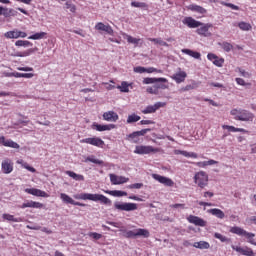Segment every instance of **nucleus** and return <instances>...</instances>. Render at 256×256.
<instances>
[{"mask_svg": "<svg viewBox=\"0 0 256 256\" xmlns=\"http://www.w3.org/2000/svg\"><path fill=\"white\" fill-rule=\"evenodd\" d=\"M45 37H47L46 32H37V33L29 36L28 39H30L32 41H39L41 39H45Z\"/></svg>", "mask_w": 256, "mask_h": 256, "instance_id": "obj_35", "label": "nucleus"}, {"mask_svg": "<svg viewBox=\"0 0 256 256\" xmlns=\"http://www.w3.org/2000/svg\"><path fill=\"white\" fill-rule=\"evenodd\" d=\"M189 11H193L194 13H199L200 15H205L207 10L197 4H191L188 6Z\"/></svg>", "mask_w": 256, "mask_h": 256, "instance_id": "obj_27", "label": "nucleus"}, {"mask_svg": "<svg viewBox=\"0 0 256 256\" xmlns=\"http://www.w3.org/2000/svg\"><path fill=\"white\" fill-rule=\"evenodd\" d=\"M222 129H227L231 133H237V128L234 126H229V125H223Z\"/></svg>", "mask_w": 256, "mask_h": 256, "instance_id": "obj_57", "label": "nucleus"}, {"mask_svg": "<svg viewBox=\"0 0 256 256\" xmlns=\"http://www.w3.org/2000/svg\"><path fill=\"white\" fill-rule=\"evenodd\" d=\"M17 163H18V165H22V167L24 169H27V171H30V173H35V171H37V170H35V168L29 166V164H27V162H23V160H18Z\"/></svg>", "mask_w": 256, "mask_h": 256, "instance_id": "obj_41", "label": "nucleus"}, {"mask_svg": "<svg viewBox=\"0 0 256 256\" xmlns=\"http://www.w3.org/2000/svg\"><path fill=\"white\" fill-rule=\"evenodd\" d=\"M114 208L117 211H137V204L127 202H115Z\"/></svg>", "mask_w": 256, "mask_h": 256, "instance_id": "obj_7", "label": "nucleus"}, {"mask_svg": "<svg viewBox=\"0 0 256 256\" xmlns=\"http://www.w3.org/2000/svg\"><path fill=\"white\" fill-rule=\"evenodd\" d=\"M66 9H70L71 13H75L77 11V7L75 4H71L70 2L65 3Z\"/></svg>", "mask_w": 256, "mask_h": 256, "instance_id": "obj_52", "label": "nucleus"}, {"mask_svg": "<svg viewBox=\"0 0 256 256\" xmlns=\"http://www.w3.org/2000/svg\"><path fill=\"white\" fill-rule=\"evenodd\" d=\"M220 47L223 48L224 51H226V53H229L230 51L233 50V45H231V43L229 42H222L219 43Z\"/></svg>", "mask_w": 256, "mask_h": 256, "instance_id": "obj_43", "label": "nucleus"}, {"mask_svg": "<svg viewBox=\"0 0 256 256\" xmlns=\"http://www.w3.org/2000/svg\"><path fill=\"white\" fill-rule=\"evenodd\" d=\"M152 178H154L155 181H158V183L165 185V187H173V185H175V182H173L171 178H167L159 174H152Z\"/></svg>", "mask_w": 256, "mask_h": 256, "instance_id": "obj_12", "label": "nucleus"}, {"mask_svg": "<svg viewBox=\"0 0 256 256\" xmlns=\"http://www.w3.org/2000/svg\"><path fill=\"white\" fill-rule=\"evenodd\" d=\"M4 37L6 39H19V30L14 29L12 31H8L4 33Z\"/></svg>", "mask_w": 256, "mask_h": 256, "instance_id": "obj_34", "label": "nucleus"}, {"mask_svg": "<svg viewBox=\"0 0 256 256\" xmlns=\"http://www.w3.org/2000/svg\"><path fill=\"white\" fill-rule=\"evenodd\" d=\"M183 25H186V27H189V29H197L203 25L202 22L195 20L193 17L188 16L185 17L182 20Z\"/></svg>", "mask_w": 256, "mask_h": 256, "instance_id": "obj_11", "label": "nucleus"}, {"mask_svg": "<svg viewBox=\"0 0 256 256\" xmlns=\"http://www.w3.org/2000/svg\"><path fill=\"white\" fill-rule=\"evenodd\" d=\"M143 187V183H135L128 185V189H141Z\"/></svg>", "mask_w": 256, "mask_h": 256, "instance_id": "obj_58", "label": "nucleus"}, {"mask_svg": "<svg viewBox=\"0 0 256 256\" xmlns=\"http://www.w3.org/2000/svg\"><path fill=\"white\" fill-rule=\"evenodd\" d=\"M131 84L123 81L120 86H117V89L121 91V93H129V87Z\"/></svg>", "mask_w": 256, "mask_h": 256, "instance_id": "obj_39", "label": "nucleus"}, {"mask_svg": "<svg viewBox=\"0 0 256 256\" xmlns=\"http://www.w3.org/2000/svg\"><path fill=\"white\" fill-rule=\"evenodd\" d=\"M89 237H92V239H95L96 241H99V239H101V237H103V235L97 233V232H90L88 233Z\"/></svg>", "mask_w": 256, "mask_h": 256, "instance_id": "obj_51", "label": "nucleus"}, {"mask_svg": "<svg viewBox=\"0 0 256 256\" xmlns=\"http://www.w3.org/2000/svg\"><path fill=\"white\" fill-rule=\"evenodd\" d=\"M144 85H153V83H167V78H144Z\"/></svg>", "mask_w": 256, "mask_h": 256, "instance_id": "obj_25", "label": "nucleus"}, {"mask_svg": "<svg viewBox=\"0 0 256 256\" xmlns=\"http://www.w3.org/2000/svg\"><path fill=\"white\" fill-rule=\"evenodd\" d=\"M182 53H184V55H189V57H193L194 59H201V53L191 49H182Z\"/></svg>", "mask_w": 256, "mask_h": 256, "instance_id": "obj_33", "label": "nucleus"}, {"mask_svg": "<svg viewBox=\"0 0 256 256\" xmlns=\"http://www.w3.org/2000/svg\"><path fill=\"white\" fill-rule=\"evenodd\" d=\"M4 77H15L16 79H19L23 77V73L19 72H4Z\"/></svg>", "mask_w": 256, "mask_h": 256, "instance_id": "obj_44", "label": "nucleus"}, {"mask_svg": "<svg viewBox=\"0 0 256 256\" xmlns=\"http://www.w3.org/2000/svg\"><path fill=\"white\" fill-rule=\"evenodd\" d=\"M238 73H240L241 77L245 79H251V73L245 71L244 69L238 68Z\"/></svg>", "mask_w": 256, "mask_h": 256, "instance_id": "obj_49", "label": "nucleus"}, {"mask_svg": "<svg viewBox=\"0 0 256 256\" xmlns=\"http://www.w3.org/2000/svg\"><path fill=\"white\" fill-rule=\"evenodd\" d=\"M214 237L215 239H219V241H221V243H227V241H229V238H227L226 236H223L221 233H214Z\"/></svg>", "mask_w": 256, "mask_h": 256, "instance_id": "obj_47", "label": "nucleus"}, {"mask_svg": "<svg viewBox=\"0 0 256 256\" xmlns=\"http://www.w3.org/2000/svg\"><path fill=\"white\" fill-rule=\"evenodd\" d=\"M17 11L15 9L8 10V17H16Z\"/></svg>", "mask_w": 256, "mask_h": 256, "instance_id": "obj_62", "label": "nucleus"}, {"mask_svg": "<svg viewBox=\"0 0 256 256\" xmlns=\"http://www.w3.org/2000/svg\"><path fill=\"white\" fill-rule=\"evenodd\" d=\"M137 121H141V116L137 115V114H131L128 116L127 118V123L131 124V123H137Z\"/></svg>", "mask_w": 256, "mask_h": 256, "instance_id": "obj_38", "label": "nucleus"}, {"mask_svg": "<svg viewBox=\"0 0 256 256\" xmlns=\"http://www.w3.org/2000/svg\"><path fill=\"white\" fill-rule=\"evenodd\" d=\"M232 249H233L234 251H236L237 253H240L241 255H243V250H244L243 247L232 245Z\"/></svg>", "mask_w": 256, "mask_h": 256, "instance_id": "obj_59", "label": "nucleus"}, {"mask_svg": "<svg viewBox=\"0 0 256 256\" xmlns=\"http://www.w3.org/2000/svg\"><path fill=\"white\" fill-rule=\"evenodd\" d=\"M208 61H211L213 65L216 67H223V63H225V59L219 58L217 55L213 53H208L207 55Z\"/></svg>", "mask_w": 256, "mask_h": 256, "instance_id": "obj_18", "label": "nucleus"}, {"mask_svg": "<svg viewBox=\"0 0 256 256\" xmlns=\"http://www.w3.org/2000/svg\"><path fill=\"white\" fill-rule=\"evenodd\" d=\"M230 115H232L236 121L252 122L253 119H255V114L241 108L232 109Z\"/></svg>", "mask_w": 256, "mask_h": 256, "instance_id": "obj_2", "label": "nucleus"}, {"mask_svg": "<svg viewBox=\"0 0 256 256\" xmlns=\"http://www.w3.org/2000/svg\"><path fill=\"white\" fill-rule=\"evenodd\" d=\"M234 27H239V29H241V31H251V29H253V26H251V24L247 23V22H239V23H234L233 24Z\"/></svg>", "mask_w": 256, "mask_h": 256, "instance_id": "obj_29", "label": "nucleus"}, {"mask_svg": "<svg viewBox=\"0 0 256 256\" xmlns=\"http://www.w3.org/2000/svg\"><path fill=\"white\" fill-rule=\"evenodd\" d=\"M230 233H233L234 235H239V237H245V239H247L248 243H250L251 245H255V247H256L255 233L247 232L245 229H243L239 226L231 227Z\"/></svg>", "mask_w": 256, "mask_h": 256, "instance_id": "obj_3", "label": "nucleus"}, {"mask_svg": "<svg viewBox=\"0 0 256 256\" xmlns=\"http://www.w3.org/2000/svg\"><path fill=\"white\" fill-rule=\"evenodd\" d=\"M134 73L143 74L146 73V68L143 66H137L133 68Z\"/></svg>", "mask_w": 256, "mask_h": 256, "instance_id": "obj_53", "label": "nucleus"}, {"mask_svg": "<svg viewBox=\"0 0 256 256\" xmlns=\"http://www.w3.org/2000/svg\"><path fill=\"white\" fill-rule=\"evenodd\" d=\"M148 41L155 43V45H160V47H169L167 42L163 41L161 38H148Z\"/></svg>", "mask_w": 256, "mask_h": 256, "instance_id": "obj_37", "label": "nucleus"}, {"mask_svg": "<svg viewBox=\"0 0 256 256\" xmlns=\"http://www.w3.org/2000/svg\"><path fill=\"white\" fill-rule=\"evenodd\" d=\"M27 207L31 209H41L43 207V204H41V202L27 200L20 206L21 209H27Z\"/></svg>", "mask_w": 256, "mask_h": 256, "instance_id": "obj_23", "label": "nucleus"}, {"mask_svg": "<svg viewBox=\"0 0 256 256\" xmlns=\"http://www.w3.org/2000/svg\"><path fill=\"white\" fill-rule=\"evenodd\" d=\"M115 124H93V129L96 131H111L112 129H115Z\"/></svg>", "mask_w": 256, "mask_h": 256, "instance_id": "obj_24", "label": "nucleus"}, {"mask_svg": "<svg viewBox=\"0 0 256 256\" xmlns=\"http://www.w3.org/2000/svg\"><path fill=\"white\" fill-rule=\"evenodd\" d=\"M192 247H195V249H209L211 247V244L207 241H199L192 244Z\"/></svg>", "mask_w": 256, "mask_h": 256, "instance_id": "obj_31", "label": "nucleus"}, {"mask_svg": "<svg viewBox=\"0 0 256 256\" xmlns=\"http://www.w3.org/2000/svg\"><path fill=\"white\" fill-rule=\"evenodd\" d=\"M74 199H81L82 201H100V203H103L104 205H111V200L103 194H76Z\"/></svg>", "mask_w": 256, "mask_h": 256, "instance_id": "obj_1", "label": "nucleus"}, {"mask_svg": "<svg viewBox=\"0 0 256 256\" xmlns=\"http://www.w3.org/2000/svg\"><path fill=\"white\" fill-rule=\"evenodd\" d=\"M247 221L248 223H254V225H256V216L250 217Z\"/></svg>", "mask_w": 256, "mask_h": 256, "instance_id": "obj_64", "label": "nucleus"}, {"mask_svg": "<svg viewBox=\"0 0 256 256\" xmlns=\"http://www.w3.org/2000/svg\"><path fill=\"white\" fill-rule=\"evenodd\" d=\"M80 143H87V145H93L94 147L103 148L105 141L99 137L85 138L80 140Z\"/></svg>", "mask_w": 256, "mask_h": 256, "instance_id": "obj_10", "label": "nucleus"}, {"mask_svg": "<svg viewBox=\"0 0 256 256\" xmlns=\"http://www.w3.org/2000/svg\"><path fill=\"white\" fill-rule=\"evenodd\" d=\"M33 51L34 50L28 49V50L22 52V57H29L30 55H33Z\"/></svg>", "mask_w": 256, "mask_h": 256, "instance_id": "obj_61", "label": "nucleus"}, {"mask_svg": "<svg viewBox=\"0 0 256 256\" xmlns=\"http://www.w3.org/2000/svg\"><path fill=\"white\" fill-rule=\"evenodd\" d=\"M2 172L5 173V175H9V173H13V161L11 159L6 158L2 161L1 164Z\"/></svg>", "mask_w": 256, "mask_h": 256, "instance_id": "obj_16", "label": "nucleus"}, {"mask_svg": "<svg viewBox=\"0 0 256 256\" xmlns=\"http://www.w3.org/2000/svg\"><path fill=\"white\" fill-rule=\"evenodd\" d=\"M25 193H28L29 195H34V197H49V194H47V192L37 188H26Z\"/></svg>", "mask_w": 256, "mask_h": 256, "instance_id": "obj_19", "label": "nucleus"}, {"mask_svg": "<svg viewBox=\"0 0 256 256\" xmlns=\"http://www.w3.org/2000/svg\"><path fill=\"white\" fill-rule=\"evenodd\" d=\"M220 5H224V7H229L233 11H239V6H237L235 4H231V3H227V2L222 1V2H220Z\"/></svg>", "mask_w": 256, "mask_h": 256, "instance_id": "obj_48", "label": "nucleus"}, {"mask_svg": "<svg viewBox=\"0 0 256 256\" xmlns=\"http://www.w3.org/2000/svg\"><path fill=\"white\" fill-rule=\"evenodd\" d=\"M194 182L200 189H205L209 183V175L205 171L197 172L194 176Z\"/></svg>", "mask_w": 256, "mask_h": 256, "instance_id": "obj_4", "label": "nucleus"}, {"mask_svg": "<svg viewBox=\"0 0 256 256\" xmlns=\"http://www.w3.org/2000/svg\"><path fill=\"white\" fill-rule=\"evenodd\" d=\"M96 31H103L104 33H107V35H113L114 31L111 25L104 24L103 22H98L95 25Z\"/></svg>", "mask_w": 256, "mask_h": 256, "instance_id": "obj_13", "label": "nucleus"}, {"mask_svg": "<svg viewBox=\"0 0 256 256\" xmlns=\"http://www.w3.org/2000/svg\"><path fill=\"white\" fill-rule=\"evenodd\" d=\"M0 15H3L4 17H9V9L0 6Z\"/></svg>", "mask_w": 256, "mask_h": 256, "instance_id": "obj_55", "label": "nucleus"}, {"mask_svg": "<svg viewBox=\"0 0 256 256\" xmlns=\"http://www.w3.org/2000/svg\"><path fill=\"white\" fill-rule=\"evenodd\" d=\"M131 7H136L138 9H145V7H147V4L144 2L133 1L131 2Z\"/></svg>", "mask_w": 256, "mask_h": 256, "instance_id": "obj_46", "label": "nucleus"}, {"mask_svg": "<svg viewBox=\"0 0 256 256\" xmlns=\"http://www.w3.org/2000/svg\"><path fill=\"white\" fill-rule=\"evenodd\" d=\"M60 198L63 201V203H68L70 205H76L77 207H85V204L80 203V202H75V200H73V198H71L69 195H67L65 193H61Z\"/></svg>", "mask_w": 256, "mask_h": 256, "instance_id": "obj_20", "label": "nucleus"}, {"mask_svg": "<svg viewBox=\"0 0 256 256\" xmlns=\"http://www.w3.org/2000/svg\"><path fill=\"white\" fill-rule=\"evenodd\" d=\"M167 103L165 102H156L154 105H148L145 109L142 110L143 115H149L159 111L162 107H165Z\"/></svg>", "mask_w": 256, "mask_h": 256, "instance_id": "obj_9", "label": "nucleus"}, {"mask_svg": "<svg viewBox=\"0 0 256 256\" xmlns=\"http://www.w3.org/2000/svg\"><path fill=\"white\" fill-rule=\"evenodd\" d=\"M149 131H151V129L147 128V129H142L140 131L133 132L127 136V139L128 141H130V143H139V141H141L139 137H143V135H147Z\"/></svg>", "mask_w": 256, "mask_h": 256, "instance_id": "obj_8", "label": "nucleus"}, {"mask_svg": "<svg viewBox=\"0 0 256 256\" xmlns=\"http://www.w3.org/2000/svg\"><path fill=\"white\" fill-rule=\"evenodd\" d=\"M124 39H126L128 43L135 45V47L143 44V40L141 38H134L128 34H124Z\"/></svg>", "mask_w": 256, "mask_h": 256, "instance_id": "obj_26", "label": "nucleus"}, {"mask_svg": "<svg viewBox=\"0 0 256 256\" xmlns=\"http://www.w3.org/2000/svg\"><path fill=\"white\" fill-rule=\"evenodd\" d=\"M66 175H68V177H71L72 179H74V181H85L84 175L77 174L73 171H66Z\"/></svg>", "mask_w": 256, "mask_h": 256, "instance_id": "obj_32", "label": "nucleus"}, {"mask_svg": "<svg viewBox=\"0 0 256 256\" xmlns=\"http://www.w3.org/2000/svg\"><path fill=\"white\" fill-rule=\"evenodd\" d=\"M107 195H112V197H127V192L121 190H106Z\"/></svg>", "mask_w": 256, "mask_h": 256, "instance_id": "obj_30", "label": "nucleus"}, {"mask_svg": "<svg viewBox=\"0 0 256 256\" xmlns=\"http://www.w3.org/2000/svg\"><path fill=\"white\" fill-rule=\"evenodd\" d=\"M2 218L5 219L6 221H12V223H21L23 222L22 218H15V216L11 214H3Z\"/></svg>", "mask_w": 256, "mask_h": 256, "instance_id": "obj_36", "label": "nucleus"}, {"mask_svg": "<svg viewBox=\"0 0 256 256\" xmlns=\"http://www.w3.org/2000/svg\"><path fill=\"white\" fill-rule=\"evenodd\" d=\"M4 147H10L11 149H19V144L11 139L6 140Z\"/></svg>", "mask_w": 256, "mask_h": 256, "instance_id": "obj_42", "label": "nucleus"}, {"mask_svg": "<svg viewBox=\"0 0 256 256\" xmlns=\"http://www.w3.org/2000/svg\"><path fill=\"white\" fill-rule=\"evenodd\" d=\"M149 235H150L149 230L143 229V228H138L136 230L126 231L124 234V237H126V239H135L136 237L147 238V237H149Z\"/></svg>", "mask_w": 256, "mask_h": 256, "instance_id": "obj_5", "label": "nucleus"}, {"mask_svg": "<svg viewBox=\"0 0 256 256\" xmlns=\"http://www.w3.org/2000/svg\"><path fill=\"white\" fill-rule=\"evenodd\" d=\"M208 213L213 215L214 217H217V219H225V212H223L219 208H212L208 210Z\"/></svg>", "mask_w": 256, "mask_h": 256, "instance_id": "obj_28", "label": "nucleus"}, {"mask_svg": "<svg viewBox=\"0 0 256 256\" xmlns=\"http://www.w3.org/2000/svg\"><path fill=\"white\" fill-rule=\"evenodd\" d=\"M104 121H108L109 123H117L119 121V115L115 111H108L103 113Z\"/></svg>", "mask_w": 256, "mask_h": 256, "instance_id": "obj_15", "label": "nucleus"}, {"mask_svg": "<svg viewBox=\"0 0 256 256\" xmlns=\"http://www.w3.org/2000/svg\"><path fill=\"white\" fill-rule=\"evenodd\" d=\"M235 81L238 85H241L242 87H245V85H247V83H245V80H243L242 78H236Z\"/></svg>", "mask_w": 256, "mask_h": 256, "instance_id": "obj_60", "label": "nucleus"}, {"mask_svg": "<svg viewBox=\"0 0 256 256\" xmlns=\"http://www.w3.org/2000/svg\"><path fill=\"white\" fill-rule=\"evenodd\" d=\"M171 79L175 81L176 83H183L185 79H187V72L181 70V68H178V71L171 76Z\"/></svg>", "mask_w": 256, "mask_h": 256, "instance_id": "obj_17", "label": "nucleus"}, {"mask_svg": "<svg viewBox=\"0 0 256 256\" xmlns=\"http://www.w3.org/2000/svg\"><path fill=\"white\" fill-rule=\"evenodd\" d=\"M134 153L136 155H149V153H159V148L153 146L139 145L135 147Z\"/></svg>", "mask_w": 256, "mask_h": 256, "instance_id": "obj_6", "label": "nucleus"}, {"mask_svg": "<svg viewBox=\"0 0 256 256\" xmlns=\"http://www.w3.org/2000/svg\"><path fill=\"white\" fill-rule=\"evenodd\" d=\"M146 73H163V70H159L157 68L149 67V68H146Z\"/></svg>", "mask_w": 256, "mask_h": 256, "instance_id": "obj_56", "label": "nucleus"}, {"mask_svg": "<svg viewBox=\"0 0 256 256\" xmlns=\"http://www.w3.org/2000/svg\"><path fill=\"white\" fill-rule=\"evenodd\" d=\"M146 91H147V93H151V95H157L159 93L157 91L156 85H154L152 87H148Z\"/></svg>", "mask_w": 256, "mask_h": 256, "instance_id": "obj_54", "label": "nucleus"}, {"mask_svg": "<svg viewBox=\"0 0 256 256\" xmlns=\"http://www.w3.org/2000/svg\"><path fill=\"white\" fill-rule=\"evenodd\" d=\"M209 28H211V24H204L199 26V28L196 30V33L198 35H201L202 37H210L211 34L209 32Z\"/></svg>", "mask_w": 256, "mask_h": 256, "instance_id": "obj_21", "label": "nucleus"}, {"mask_svg": "<svg viewBox=\"0 0 256 256\" xmlns=\"http://www.w3.org/2000/svg\"><path fill=\"white\" fill-rule=\"evenodd\" d=\"M110 181L112 185H123V183H128L129 178L125 176H118L116 174H110Z\"/></svg>", "mask_w": 256, "mask_h": 256, "instance_id": "obj_14", "label": "nucleus"}, {"mask_svg": "<svg viewBox=\"0 0 256 256\" xmlns=\"http://www.w3.org/2000/svg\"><path fill=\"white\" fill-rule=\"evenodd\" d=\"M16 47H33V43L27 40H18L15 42Z\"/></svg>", "mask_w": 256, "mask_h": 256, "instance_id": "obj_40", "label": "nucleus"}, {"mask_svg": "<svg viewBox=\"0 0 256 256\" xmlns=\"http://www.w3.org/2000/svg\"><path fill=\"white\" fill-rule=\"evenodd\" d=\"M86 161L94 163L95 165H103V161L95 158V156H89L86 158Z\"/></svg>", "mask_w": 256, "mask_h": 256, "instance_id": "obj_45", "label": "nucleus"}, {"mask_svg": "<svg viewBox=\"0 0 256 256\" xmlns=\"http://www.w3.org/2000/svg\"><path fill=\"white\" fill-rule=\"evenodd\" d=\"M242 255L255 256V252H253V250L251 248L245 247L243 252H242Z\"/></svg>", "mask_w": 256, "mask_h": 256, "instance_id": "obj_50", "label": "nucleus"}, {"mask_svg": "<svg viewBox=\"0 0 256 256\" xmlns=\"http://www.w3.org/2000/svg\"><path fill=\"white\" fill-rule=\"evenodd\" d=\"M187 220L197 227H205V225H207V222L198 216L190 215L188 216Z\"/></svg>", "mask_w": 256, "mask_h": 256, "instance_id": "obj_22", "label": "nucleus"}, {"mask_svg": "<svg viewBox=\"0 0 256 256\" xmlns=\"http://www.w3.org/2000/svg\"><path fill=\"white\" fill-rule=\"evenodd\" d=\"M18 71H33L32 67H18Z\"/></svg>", "mask_w": 256, "mask_h": 256, "instance_id": "obj_63", "label": "nucleus"}]
</instances>
